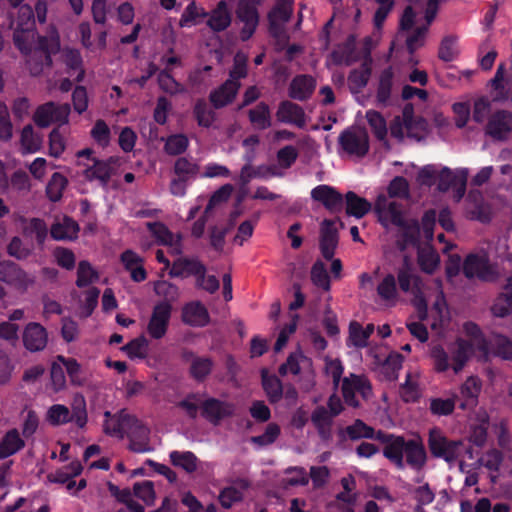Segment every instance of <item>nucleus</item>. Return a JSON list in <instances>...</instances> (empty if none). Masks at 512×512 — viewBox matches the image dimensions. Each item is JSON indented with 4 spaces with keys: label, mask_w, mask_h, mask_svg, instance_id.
I'll use <instances>...</instances> for the list:
<instances>
[{
    "label": "nucleus",
    "mask_w": 512,
    "mask_h": 512,
    "mask_svg": "<svg viewBox=\"0 0 512 512\" xmlns=\"http://www.w3.org/2000/svg\"><path fill=\"white\" fill-rule=\"evenodd\" d=\"M369 354L374 358V365L380 373L387 379L395 380L402 367V356L398 353H391L386 356L385 353H375L374 349L369 350Z\"/></svg>",
    "instance_id": "a211bd4d"
},
{
    "label": "nucleus",
    "mask_w": 512,
    "mask_h": 512,
    "mask_svg": "<svg viewBox=\"0 0 512 512\" xmlns=\"http://www.w3.org/2000/svg\"><path fill=\"white\" fill-rule=\"evenodd\" d=\"M374 330L375 327L373 324H368L366 327H362L358 322H351L349 325L347 345L356 348L365 347Z\"/></svg>",
    "instance_id": "c9c22d12"
},
{
    "label": "nucleus",
    "mask_w": 512,
    "mask_h": 512,
    "mask_svg": "<svg viewBox=\"0 0 512 512\" xmlns=\"http://www.w3.org/2000/svg\"><path fill=\"white\" fill-rule=\"evenodd\" d=\"M13 26L15 45L26 55V64L30 74L40 75L44 68L51 64L50 55L59 50L57 33L51 31L45 38L36 37L33 12L27 5L18 9V17Z\"/></svg>",
    "instance_id": "f257e3e1"
},
{
    "label": "nucleus",
    "mask_w": 512,
    "mask_h": 512,
    "mask_svg": "<svg viewBox=\"0 0 512 512\" xmlns=\"http://www.w3.org/2000/svg\"><path fill=\"white\" fill-rule=\"evenodd\" d=\"M205 267L195 259L178 257L169 272L173 277H185L188 275H202Z\"/></svg>",
    "instance_id": "c756f323"
},
{
    "label": "nucleus",
    "mask_w": 512,
    "mask_h": 512,
    "mask_svg": "<svg viewBox=\"0 0 512 512\" xmlns=\"http://www.w3.org/2000/svg\"><path fill=\"white\" fill-rule=\"evenodd\" d=\"M131 414L127 412H120L118 415H111L110 412H105V422L103 424L104 431L114 437L122 438L125 435L126 426L123 425V420L130 417Z\"/></svg>",
    "instance_id": "a19ab883"
},
{
    "label": "nucleus",
    "mask_w": 512,
    "mask_h": 512,
    "mask_svg": "<svg viewBox=\"0 0 512 512\" xmlns=\"http://www.w3.org/2000/svg\"><path fill=\"white\" fill-rule=\"evenodd\" d=\"M418 263L423 272L432 274L438 269L440 258L437 252L427 245L418 251Z\"/></svg>",
    "instance_id": "37998d69"
},
{
    "label": "nucleus",
    "mask_w": 512,
    "mask_h": 512,
    "mask_svg": "<svg viewBox=\"0 0 512 512\" xmlns=\"http://www.w3.org/2000/svg\"><path fill=\"white\" fill-rule=\"evenodd\" d=\"M123 425L126 426L125 434L129 438L128 448L131 451L136 453L152 451L150 429L142 420L130 415V417L123 420Z\"/></svg>",
    "instance_id": "1a4fd4ad"
},
{
    "label": "nucleus",
    "mask_w": 512,
    "mask_h": 512,
    "mask_svg": "<svg viewBox=\"0 0 512 512\" xmlns=\"http://www.w3.org/2000/svg\"><path fill=\"white\" fill-rule=\"evenodd\" d=\"M233 190L234 189L232 185L225 184L221 186L217 191H215L205 208V216L208 217L213 212V210L218 209L223 204H225L231 197Z\"/></svg>",
    "instance_id": "13d9d810"
},
{
    "label": "nucleus",
    "mask_w": 512,
    "mask_h": 512,
    "mask_svg": "<svg viewBox=\"0 0 512 512\" xmlns=\"http://www.w3.org/2000/svg\"><path fill=\"white\" fill-rule=\"evenodd\" d=\"M377 294L381 301L388 306H393L398 301V292L396 288L395 278L389 274L377 286Z\"/></svg>",
    "instance_id": "ea45409f"
},
{
    "label": "nucleus",
    "mask_w": 512,
    "mask_h": 512,
    "mask_svg": "<svg viewBox=\"0 0 512 512\" xmlns=\"http://www.w3.org/2000/svg\"><path fill=\"white\" fill-rule=\"evenodd\" d=\"M370 74L371 71L367 64H363L359 69L354 70L348 78L351 91L354 93L361 91L367 85Z\"/></svg>",
    "instance_id": "052dcab7"
},
{
    "label": "nucleus",
    "mask_w": 512,
    "mask_h": 512,
    "mask_svg": "<svg viewBox=\"0 0 512 512\" xmlns=\"http://www.w3.org/2000/svg\"><path fill=\"white\" fill-rule=\"evenodd\" d=\"M467 177L468 170L465 168L457 169L454 171L448 168H443L438 172V187L442 191L453 189V197L455 201H459L465 193Z\"/></svg>",
    "instance_id": "ddd939ff"
},
{
    "label": "nucleus",
    "mask_w": 512,
    "mask_h": 512,
    "mask_svg": "<svg viewBox=\"0 0 512 512\" xmlns=\"http://www.w3.org/2000/svg\"><path fill=\"white\" fill-rule=\"evenodd\" d=\"M428 444L434 456L443 458L450 464L458 463L459 465L465 456L472 458L467 445L462 441L448 440L438 428L430 430Z\"/></svg>",
    "instance_id": "0eeeda50"
},
{
    "label": "nucleus",
    "mask_w": 512,
    "mask_h": 512,
    "mask_svg": "<svg viewBox=\"0 0 512 512\" xmlns=\"http://www.w3.org/2000/svg\"><path fill=\"white\" fill-rule=\"evenodd\" d=\"M512 133V114L507 111H497L488 120L486 134L497 141H504Z\"/></svg>",
    "instance_id": "f3484780"
},
{
    "label": "nucleus",
    "mask_w": 512,
    "mask_h": 512,
    "mask_svg": "<svg viewBox=\"0 0 512 512\" xmlns=\"http://www.w3.org/2000/svg\"><path fill=\"white\" fill-rule=\"evenodd\" d=\"M467 201V211L473 219L485 222L491 218V209L483 203L479 193H470Z\"/></svg>",
    "instance_id": "4c0bfd02"
},
{
    "label": "nucleus",
    "mask_w": 512,
    "mask_h": 512,
    "mask_svg": "<svg viewBox=\"0 0 512 512\" xmlns=\"http://www.w3.org/2000/svg\"><path fill=\"white\" fill-rule=\"evenodd\" d=\"M57 360L65 367L71 384L75 386H83L85 384L86 379L82 374L81 365L75 359L59 355Z\"/></svg>",
    "instance_id": "864d4df0"
},
{
    "label": "nucleus",
    "mask_w": 512,
    "mask_h": 512,
    "mask_svg": "<svg viewBox=\"0 0 512 512\" xmlns=\"http://www.w3.org/2000/svg\"><path fill=\"white\" fill-rule=\"evenodd\" d=\"M206 24L213 32L226 30L232 22V13L225 1H220L215 8L206 12Z\"/></svg>",
    "instance_id": "aec40b11"
},
{
    "label": "nucleus",
    "mask_w": 512,
    "mask_h": 512,
    "mask_svg": "<svg viewBox=\"0 0 512 512\" xmlns=\"http://www.w3.org/2000/svg\"><path fill=\"white\" fill-rule=\"evenodd\" d=\"M149 230L154 235L156 240L166 245L169 252L174 256H179L182 252L181 236L178 234H172L167 227L161 223H148Z\"/></svg>",
    "instance_id": "412c9836"
},
{
    "label": "nucleus",
    "mask_w": 512,
    "mask_h": 512,
    "mask_svg": "<svg viewBox=\"0 0 512 512\" xmlns=\"http://www.w3.org/2000/svg\"><path fill=\"white\" fill-rule=\"evenodd\" d=\"M342 150L351 156H364L369 149L367 132L359 127L347 129L339 136Z\"/></svg>",
    "instance_id": "f8f14e48"
},
{
    "label": "nucleus",
    "mask_w": 512,
    "mask_h": 512,
    "mask_svg": "<svg viewBox=\"0 0 512 512\" xmlns=\"http://www.w3.org/2000/svg\"><path fill=\"white\" fill-rule=\"evenodd\" d=\"M76 158V165L81 168L83 177L88 181H99L102 185H107L119 167L117 158L99 160L90 148L78 151Z\"/></svg>",
    "instance_id": "423d86ee"
},
{
    "label": "nucleus",
    "mask_w": 512,
    "mask_h": 512,
    "mask_svg": "<svg viewBox=\"0 0 512 512\" xmlns=\"http://www.w3.org/2000/svg\"><path fill=\"white\" fill-rule=\"evenodd\" d=\"M309 364V360L301 353L295 352L290 354L287 361L280 367L279 372L282 375L287 373L298 374L301 368Z\"/></svg>",
    "instance_id": "338daca9"
},
{
    "label": "nucleus",
    "mask_w": 512,
    "mask_h": 512,
    "mask_svg": "<svg viewBox=\"0 0 512 512\" xmlns=\"http://www.w3.org/2000/svg\"><path fill=\"white\" fill-rule=\"evenodd\" d=\"M154 292L157 296L163 298L162 302H167L171 306L172 302L176 301L179 297L178 288L166 280L156 281L154 283Z\"/></svg>",
    "instance_id": "0e129e2a"
},
{
    "label": "nucleus",
    "mask_w": 512,
    "mask_h": 512,
    "mask_svg": "<svg viewBox=\"0 0 512 512\" xmlns=\"http://www.w3.org/2000/svg\"><path fill=\"white\" fill-rule=\"evenodd\" d=\"M61 59L66 66L69 78L78 82L82 81L84 70L79 52L74 49H64L61 52Z\"/></svg>",
    "instance_id": "c85d7f7f"
},
{
    "label": "nucleus",
    "mask_w": 512,
    "mask_h": 512,
    "mask_svg": "<svg viewBox=\"0 0 512 512\" xmlns=\"http://www.w3.org/2000/svg\"><path fill=\"white\" fill-rule=\"evenodd\" d=\"M416 124L421 127L422 132H413V122L396 119L390 127L391 135L398 140H403L406 137L415 140H420L426 135L427 124L425 121H418Z\"/></svg>",
    "instance_id": "a878e982"
},
{
    "label": "nucleus",
    "mask_w": 512,
    "mask_h": 512,
    "mask_svg": "<svg viewBox=\"0 0 512 512\" xmlns=\"http://www.w3.org/2000/svg\"><path fill=\"white\" fill-rule=\"evenodd\" d=\"M313 200L322 203L330 211H338L342 207V196L333 187L319 185L312 189Z\"/></svg>",
    "instance_id": "b1692460"
},
{
    "label": "nucleus",
    "mask_w": 512,
    "mask_h": 512,
    "mask_svg": "<svg viewBox=\"0 0 512 512\" xmlns=\"http://www.w3.org/2000/svg\"><path fill=\"white\" fill-rule=\"evenodd\" d=\"M314 88L315 82L313 78L308 76H298L291 82L290 96L298 100H303L311 95Z\"/></svg>",
    "instance_id": "79ce46f5"
},
{
    "label": "nucleus",
    "mask_w": 512,
    "mask_h": 512,
    "mask_svg": "<svg viewBox=\"0 0 512 512\" xmlns=\"http://www.w3.org/2000/svg\"><path fill=\"white\" fill-rule=\"evenodd\" d=\"M174 466L184 469L186 472H193L197 469V458L189 451H172L169 455Z\"/></svg>",
    "instance_id": "bf43d9fd"
},
{
    "label": "nucleus",
    "mask_w": 512,
    "mask_h": 512,
    "mask_svg": "<svg viewBox=\"0 0 512 512\" xmlns=\"http://www.w3.org/2000/svg\"><path fill=\"white\" fill-rule=\"evenodd\" d=\"M459 54L458 38L453 35L445 36L439 47V57L441 60L453 61Z\"/></svg>",
    "instance_id": "680f3d73"
},
{
    "label": "nucleus",
    "mask_w": 512,
    "mask_h": 512,
    "mask_svg": "<svg viewBox=\"0 0 512 512\" xmlns=\"http://www.w3.org/2000/svg\"><path fill=\"white\" fill-rule=\"evenodd\" d=\"M347 213L356 218L363 217L371 209V204L364 198L357 196L354 192L346 194Z\"/></svg>",
    "instance_id": "603ef678"
},
{
    "label": "nucleus",
    "mask_w": 512,
    "mask_h": 512,
    "mask_svg": "<svg viewBox=\"0 0 512 512\" xmlns=\"http://www.w3.org/2000/svg\"><path fill=\"white\" fill-rule=\"evenodd\" d=\"M481 389V380L476 376H469L460 386V408L476 406Z\"/></svg>",
    "instance_id": "5701e85b"
},
{
    "label": "nucleus",
    "mask_w": 512,
    "mask_h": 512,
    "mask_svg": "<svg viewBox=\"0 0 512 512\" xmlns=\"http://www.w3.org/2000/svg\"><path fill=\"white\" fill-rule=\"evenodd\" d=\"M237 23L241 40L252 37L259 24V13L255 4L248 0H239L236 8Z\"/></svg>",
    "instance_id": "9b49d317"
},
{
    "label": "nucleus",
    "mask_w": 512,
    "mask_h": 512,
    "mask_svg": "<svg viewBox=\"0 0 512 512\" xmlns=\"http://www.w3.org/2000/svg\"><path fill=\"white\" fill-rule=\"evenodd\" d=\"M48 342L46 329L36 322L27 324L23 332V344L31 352L43 350Z\"/></svg>",
    "instance_id": "6ab92c4d"
},
{
    "label": "nucleus",
    "mask_w": 512,
    "mask_h": 512,
    "mask_svg": "<svg viewBox=\"0 0 512 512\" xmlns=\"http://www.w3.org/2000/svg\"><path fill=\"white\" fill-rule=\"evenodd\" d=\"M309 482V476L302 467H290L284 471L281 479L283 488L305 486Z\"/></svg>",
    "instance_id": "49530a36"
},
{
    "label": "nucleus",
    "mask_w": 512,
    "mask_h": 512,
    "mask_svg": "<svg viewBox=\"0 0 512 512\" xmlns=\"http://www.w3.org/2000/svg\"><path fill=\"white\" fill-rule=\"evenodd\" d=\"M203 18H206L205 9L192 1L184 9L179 20V26L182 28H190L200 23Z\"/></svg>",
    "instance_id": "c03bdc74"
},
{
    "label": "nucleus",
    "mask_w": 512,
    "mask_h": 512,
    "mask_svg": "<svg viewBox=\"0 0 512 512\" xmlns=\"http://www.w3.org/2000/svg\"><path fill=\"white\" fill-rule=\"evenodd\" d=\"M397 278L401 290L413 295L412 301L419 317L427 320L433 330H440L449 322L450 312L442 291L441 281H437L433 292L426 291L420 278L407 263L399 269Z\"/></svg>",
    "instance_id": "7ed1b4c3"
},
{
    "label": "nucleus",
    "mask_w": 512,
    "mask_h": 512,
    "mask_svg": "<svg viewBox=\"0 0 512 512\" xmlns=\"http://www.w3.org/2000/svg\"><path fill=\"white\" fill-rule=\"evenodd\" d=\"M45 419L52 426H61L73 421L70 409L62 404L50 406L46 411Z\"/></svg>",
    "instance_id": "09e8293b"
},
{
    "label": "nucleus",
    "mask_w": 512,
    "mask_h": 512,
    "mask_svg": "<svg viewBox=\"0 0 512 512\" xmlns=\"http://www.w3.org/2000/svg\"><path fill=\"white\" fill-rule=\"evenodd\" d=\"M277 119L284 123L294 124L302 127L305 125V118L302 109L291 102H283L276 113Z\"/></svg>",
    "instance_id": "f704fd0d"
},
{
    "label": "nucleus",
    "mask_w": 512,
    "mask_h": 512,
    "mask_svg": "<svg viewBox=\"0 0 512 512\" xmlns=\"http://www.w3.org/2000/svg\"><path fill=\"white\" fill-rule=\"evenodd\" d=\"M375 213L377 214L379 222L386 228L397 227L400 232L401 246L403 249L408 246L415 247L417 245L420 229L414 219L406 217L395 202L390 200L386 195H378L375 205Z\"/></svg>",
    "instance_id": "20e7f679"
},
{
    "label": "nucleus",
    "mask_w": 512,
    "mask_h": 512,
    "mask_svg": "<svg viewBox=\"0 0 512 512\" xmlns=\"http://www.w3.org/2000/svg\"><path fill=\"white\" fill-rule=\"evenodd\" d=\"M293 0H276L268 13L271 34L279 39L284 38V26L293 12Z\"/></svg>",
    "instance_id": "2eb2a0df"
},
{
    "label": "nucleus",
    "mask_w": 512,
    "mask_h": 512,
    "mask_svg": "<svg viewBox=\"0 0 512 512\" xmlns=\"http://www.w3.org/2000/svg\"><path fill=\"white\" fill-rule=\"evenodd\" d=\"M489 349V356L491 354L497 355L502 359H512V342L506 337L496 335L492 338L490 343L487 342Z\"/></svg>",
    "instance_id": "6e6d98bb"
},
{
    "label": "nucleus",
    "mask_w": 512,
    "mask_h": 512,
    "mask_svg": "<svg viewBox=\"0 0 512 512\" xmlns=\"http://www.w3.org/2000/svg\"><path fill=\"white\" fill-rule=\"evenodd\" d=\"M182 320L192 326H205L209 322V314L201 303L191 302L183 307Z\"/></svg>",
    "instance_id": "bb28decb"
},
{
    "label": "nucleus",
    "mask_w": 512,
    "mask_h": 512,
    "mask_svg": "<svg viewBox=\"0 0 512 512\" xmlns=\"http://www.w3.org/2000/svg\"><path fill=\"white\" fill-rule=\"evenodd\" d=\"M48 154L53 158H59L66 149V138L59 128H54L48 136Z\"/></svg>",
    "instance_id": "e2e57ef3"
},
{
    "label": "nucleus",
    "mask_w": 512,
    "mask_h": 512,
    "mask_svg": "<svg viewBox=\"0 0 512 512\" xmlns=\"http://www.w3.org/2000/svg\"><path fill=\"white\" fill-rule=\"evenodd\" d=\"M202 413L210 422L218 423L225 417L232 415L234 407L216 399H207L202 403Z\"/></svg>",
    "instance_id": "393cba45"
},
{
    "label": "nucleus",
    "mask_w": 512,
    "mask_h": 512,
    "mask_svg": "<svg viewBox=\"0 0 512 512\" xmlns=\"http://www.w3.org/2000/svg\"><path fill=\"white\" fill-rule=\"evenodd\" d=\"M238 89V82L227 80L219 89L211 93L210 100L216 108L223 107L234 99Z\"/></svg>",
    "instance_id": "e433bc0d"
},
{
    "label": "nucleus",
    "mask_w": 512,
    "mask_h": 512,
    "mask_svg": "<svg viewBox=\"0 0 512 512\" xmlns=\"http://www.w3.org/2000/svg\"><path fill=\"white\" fill-rule=\"evenodd\" d=\"M338 244L336 222L324 220L321 224L320 248L325 259L331 260Z\"/></svg>",
    "instance_id": "4be33fe9"
},
{
    "label": "nucleus",
    "mask_w": 512,
    "mask_h": 512,
    "mask_svg": "<svg viewBox=\"0 0 512 512\" xmlns=\"http://www.w3.org/2000/svg\"><path fill=\"white\" fill-rule=\"evenodd\" d=\"M246 488V483L241 481L223 489L219 495L221 505L225 508H230L234 503L241 501Z\"/></svg>",
    "instance_id": "de8ad7c7"
},
{
    "label": "nucleus",
    "mask_w": 512,
    "mask_h": 512,
    "mask_svg": "<svg viewBox=\"0 0 512 512\" xmlns=\"http://www.w3.org/2000/svg\"><path fill=\"white\" fill-rule=\"evenodd\" d=\"M121 262L125 269L130 272L131 278L136 282L144 281L147 277L143 267V259L131 250H127L121 255Z\"/></svg>",
    "instance_id": "cd10ccee"
},
{
    "label": "nucleus",
    "mask_w": 512,
    "mask_h": 512,
    "mask_svg": "<svg viewBox=\"0 0 512 512\" xmlns=\"http://www.w3.org/2000/svg\"><path fill=\"white\" fill-rule=\"evenodd\" d=\"M504 66L499 65L494 78L491 80V86L494 91V100L506 101L512 99V93H509L511 82L504 79Z\"/></svg>",
    "instance_id": "58836bf2"
},
{
    "label": "nucleus",
    "mask_w": 512,
    "mask_h": 512,
    "mask_svg": "<svg viewBox=\"0 0 512 512\" xmlns=\"http://www.w3.org/2000/svg\"><path fill=\"white\" fill-rule=\"evenodd\" d=\"M25 445L19 431L15 428L8 430L0 441V459L14 455Z\"/></svg>",
    "instance_id": "7c9ffc66"
},
{
    "label": "nucleus",
    "mask_w": 512,
    "mask_h": 512,
    "mask_svg": "<svg viewBox=\"0 0 512 512\" xmlns=\"http://www.w3.org/2000/svg\"><path fill=\"white\" fill-rule=\"evenodd\" d=\"M70 106L68 104H56L47 102L40 105L34 112L33 121L41 128H46L52 123L67 124L69 122Z\"/></svg>",
    "instance_id": "9d476101"
},
{
    "label": "nucleus",
    "mask_w": 512,
    "mask_h": 512,
    "mask_svg": "<svg viewBox=\"0 0 512 512\" xmlns=\"http://www.w3.org/2000/svg\"><path fill=\"white\" fill-rule=\"evenodd\" d=\"M463 271L467 278H479L483 280L491 279L495 270L489 263L488 256L481 251L467 256L463 264Z\"/></svg>",
    "instance_id": "4468645a"
},
{
    "label": "nucleus",
    "mask_w": 512,
    "mask_h": 512,
    "mask_svg": "<svg viewBox=\"0 0 512 512\" xmlns=\"http://www.w3.org/2000/svg\"><path fill=\"white\" fill-rule=\"evenodd\" d=\"M377 439H380L382 441H388V444L384 449L385 457H387L390 461L395 463L398 467H403L404 450L406 447V442L400 437L390 438L388 440L381 433L377 434Z\"/></svg>",
    "instance_id": "2f4dec72"
},
{
    "label": "nucleus",
    "mask_w": 512,
    "mask_h": 512,
    "mask_svg": "<svg viewBox=\"0 0 512 512\" xmlns=\"http://www.w3.org/2000/svg\"><path fill=\"white\" fill-rule=\"evenodd\" d=\"M438 10V0H428L425 9L418 3L408 6L400 20L401 30L407 32L406 44L413 53L425 43L428 28Z\"/></svg>",
    "instance_id": "39448f33"
},
{
    "label": "nucleus",
    "mask_w": 512,
    "mask_h": 512,
    "mask_svg": "<svg viewBox=\"0 0 512 512\" xmlns=\"http://www.w3.org/2000/svg\"><path fill=\"white\" fill-rule=\"evenodd\" d=\"M342 392L346 403L356 407L358 406L356 396L360 395L363 398L369 397L371 394V387L364 376L351 374L343 380Z\"/></svg>",
    "instance_id": "dca6fc26"
},
{
    "label": "nucleus",
    "mask_w": 512,
    "mask_h": 512,
    "mask_svg": "<svg viewBox=\"0 0 512 512\" xmlns=\"http://www.w3.org/2000/svg\"><path fill=\"white\" fill-rule=\"evenodd\" d=\"M78 231V224L68 217L58 218L51 227V235L55 240L75 239Z\"/></svg>",
    "instance_id": "473e14b6"
},
{
    "label": "nucleus",
    "mask_w": 512,
    "mask_h": 512,
    "mask_svg": "<svg viewBox=\"0 0 512 512\" xmlns=\"http://www.w3.org/2000/svg\"><path fill=\"white\" fill-rule=\"evenodd\" d=\"M448 353L441 345H434L430 350L433 367L437 372L452 370L459 374L473 356L486 360L489 358V349L479 327L467 322L463 325L462 333L452 342L448 343Z\"/></svg>",
    "instance_id": "f03ea898"
},
{
    "label": "nucleus",
    "mask_w": 512,
    "mask_h": 512,
    "mask_svg": "<svg viewBox=\"0 0 512 512\" xmlns=\"http://www.w3.org/2000/svg\"><path fill=\"white\" fill-rule=\"evenodd\" d=\"M419 377L420 372L417 369L407 372L406 380L401 386V394L405 401H414L419 397Z\"/></svg>",
    "instance_id": "a18cd8bd"
},
{
    "label": "nucleus",
    "mask_w": 512,
    "mask_h": 512,
    "mask_svg": "<svg viewBox=\"0 0 512 512\" xmlns=\"http://www.w3.org/2000/svg\"><path fill=\"white\" fill-rule=\"evenodd\" d=\"M43 144L42 135L35 132L32 125H26L20 135V148L23 154H32L40 151Z\"/></svg>",
    "instance_id": "72a5a7b5"
},
{
    "label": "nucleus",
    "mask_w": 512,
    "mask_h": 512,
    "mask_svg": "<svg viewBox=\"0 0 512 512\" xmlns=\"http://www.w3.org/2000/svg\"><path fill=\"white\" fill-rule=\"evenodd\" d=\"M149 342L144 336L137 337L124 345L121 350L132 359H146L148 355Z\"/></svg>",
    "instance_id": "3c124183"
},
{
    "label": "nucleus",
    "mask_w": 512,
    "mask_h": 512,
    "mask_svg": "<svg viewBox=\"0 0 512 512\" xmlns=\"http://www.w3.org/2000/svg\"><path fill=\"white\" fill-rule=\"evenodd\" d=\"M455 408V399L454 398H431L429 400V410L432 414L437 416H447L450 415Z\"/></svg>",
    "instance_id": "774afa93"
},
{
    "label": "nucleus",
    "mask_w": 512,
    "mask_h": 512,
    "mask_svg": "<svg viewBox=\"0 0 512 512\" xmlns=\"http://www.w3.org/2000/svg\"><path fill=\"white\" fill-rule=\"evenodd\" d=\"M67 185V179L60 173H54L46 187L47 196L51 201H58Z\"/></svg>",
    "instance_id": "69168bd1"
},
{
    "label": "nucleus",
    "mask_w": 512,
    "mask_h": 512,
    "mask_svg": "<svg viewBox=\"0 0 512 512\" xmlns=\"http://www.w3.org/2000/svg\"><path fill=\"white\" fill-rule=\"evenodd\" d=\"M404 457L409 465L420 468L426 460V453L423 446L417 442H406Z\"/></svg>",
    "instance_id": "4d7b16f0"
},
{
    "label": "nucleus",
    "mask_w": 512,
    "mask_h": 512,
    "mask_svg": "<svg viewBox=\"0 0 512 512\" xmlns=\"http://www.w3.org/2000/svg\"><path fill=\"white\" fill-rule=\"evenodd\" d=\"M172 306L167 302H159L153 306L146 321L144 331L152 340L163 339L169 330Z\"/></svg>",
    "instance_id": "6e6552de"
},
{
    "label": "nucleus",
    "mask_w": 512,
    "mask_h": 512,
    "mask_svg": "<svg viewBox=\"0 0 512 512\" xmlns=\"http://www.w3.org/2000/svg\"><path fill=\"white\" fill-rule=\"evenodd\" d=\"M71 416L73 422L79 427L83 428L87 424L88 415L86 409V400L80 393L74 395L71 403Z\"/></svg>",
    "instance_id": "5fc2aeb1"
},
{
    "label": "nucleus",
    "mask_w": 512,
    "mask_h": 512,
    "mask_svg": "<svg viewBox=\"0 0 512 512\" xmlns=\"http://www.w3.org/2000/svg\"><path fill=\"white\" fill-rule=\"evenodd\" d=\"M99 298V290L96 288H89L79 298V306L77 313L79 317L87 318L94 311L97 306Z\"/></svg>",
    "instance_id": "8fccbe9b"
}]
</instances>
